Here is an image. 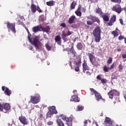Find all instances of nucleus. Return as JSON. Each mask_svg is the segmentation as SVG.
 <instances>
[{
	"label": "nucleus",
	"mask_w": 126,
	"mask_h": 126,
	"mask_svg": "<svg viewBox=\"0 0 126 126\" xmlns=\"http://www.w3.org/2000/svg\"><path fill=\"white\" fill-rule=\"evenodd\" d=\"M93 35L94 37V41L96 43L100 42L101 41V29L97 26L93 32Z\"/></svg>",
	"instance_id": "nucleus-1"
},
{
	"label": "nucleus",
	"mask_w": 126,
	"mask_h": 126,
	"mask_svg": "<svg viewBox=\"0 0 126 126\" xmlns=\"http://www.w3.org/2000/svg\"><path fill=\"white\" fill-rule=\"evenodd\" d=\"M90 90L91 92L92 93V94H91V95L94 94L95 100L96 101H98V102H99L100 100H101V101H102L103 103H105V99L103 98V97H102V95H101V94H100V93H98V92L94 90V89L93 88L90 89Z\"/></svg>",
	"instance_id": "nucleus-2"
},
{
	"label": "nucleus",
	"mask_w": 126,
	"mask_h": 126,
	"mask_svg": "<svg viewBox=\"0 0 126 126\" xmlns=\"http://www.w3.org/2000/svg\"><path fill=\"white\" fill-rule=\"evenodd\" d=\"M31 44L34 46L36 51H38V52H41V51H42V45L40 43V42H39V38L38 37H35Z\"/></svg>",
	"instance_id": "nucleus-3"
},
{
	"label": "nucleus",
	"mask_w": 126,
	"mask_h": 126,
	"mask_svg": "<svg viewBox=\"0 0 126 126\" xmlns=\"http://www.w3.org/2000/svg\"><path fill=\"white\" fill-rule=\"evenodd\" d=\"M61 118L63 121H65L67 126H72V121L74 119L73 116H71L69 117H66V116L63 115H61Z\"/></svg>",
	"instance_id": "nucleus-4"
},
{
	"label": "nucleus",
	"mask_w": 126,
	"mask_h": 126,
	"mask_svg": "<svg viewBox=\"0 0 126 126\" xmlns=\"http://www.w3.org/2000/svg\"><path fill=\"white\" fill-rule=\"evenodd\" d=\"M40 100H41V96L39 94L31 96V102L32 104H38L40 102Z\"/></svg>",
	"instance_id": "nucleus-5"
},
{
	"label": "nucleus",
	"mask_w": 126,
	"mask_h": 126,
	"mask_svg": "<svg viewBox=\"0 0 126 126\" xmlns=\"http://www.w3.org/2000/svg\"><path fill=\"white\" fill-rule=\"evenodd\" d=\"M84 12L85 13L86 11V8L85 7H82V6L81 4H79L78 6V8L76 11L75 12V14H76L77 16L81 17L82 15V13Z\"/></svg>",
	"instance_id": "nucleus-6"
},
{
	"label": "nucleus",
	"mask_w": 126,
	"mask_h": 126,
	"mask_svg": "<svg viewBox=\"0 0 126 126\" xmlns=\"http://www.w3.org/2000/svg\"><path fill=\"white\" fill-rule=\"evenodd\" d=\"M112 10L113 11H115L117 12L118 14H120L123 11V8H122V6L119 4H116L113 5L112 8Z\"/></svg>",
	"instance_id": "nucleus-7"
},
{
	"label": "nucleus",
	"mask_w": 126,
	"mask_h": 126,
	"mask_svg": "<svg viewBox=\"0 0 126 126\" xmlns=\"http://www.w3.org/2000/svg\"><path fill=\"white\" fill-rule=\"evenodd\" d=\"M107 94L110 99H113V98H114V96H118V95H119V92L117 90H112L110 91Z\"/></svg>",
	"instance_id": "nucleus-8"
},
{
	"label": "nucleus",
	"mask_w": 126,
	"mask_h": 126,
	"mask_svg": "<svg viewBox=\"0 0 126 126\" xmlns=\"http://www.w3.org/2000/svg\"><path fill=\"white\" fill-rule=\"evenodd\" d=\"M19 120L20 123L24 126L28 125V121H27L28 119H26V117L23 116L22 114H21V116L19 117Z\"/></svg>",
	"instance_id": "nucleus-9"
},
{
	"label": "nucleus",
	"mask_w": 126,
	"mask_h": 126,
	"mask_svg": "<svg viewBox=\"0 0 126 126\" xmlns=\"http://www.w3.org/2000/svg\"><path fill=\"white\" fill-rule=\"evenodd\" d=\"M7 27L8 29H10L13 33H16V31L15 30V24L11 23L8 22L7 23Z\"/></svg>",
	"instance_id": "nucleus-10"
},
{
	"label": "nucleus",
	"mask_w": 126,
	"mask_h": 126,
	"mask_svg": "<svg viewBox=\"0 0 126 126\" xmlns=\"http://www.w3.org/2000/svg\"><path fill=\"white\" fill-rule=\"evenodd\" d=\"M2 91H4V94H5V95H7V96H10V95H11V94L12 93L11 90H9L8 88L5 86L2 87Z\"/></svg>",
	"instance_id": "nucleus-11"
},
{
	"label": "nucleus",
	"mask_w": 126,
	"mask_h": 126,
	"mask_svg": "<svg viewBox=\"0 0 126 126\" xmlns=\"http://www.w3.org/2000/svg\"><path fill=\"white\" fill-rule=\"evenodd\" d=\"M116 20H117L116 16L113 15V16H111L109 20V22L107 24V26H112L113 25V23H114L115 22H116Z\"/></svg>",
	"instance_id": "nucleus-12"
},
{
	"label": "nucleus",
	"mask_w": 126,
	"mask_h": 126,
	"mask_svg": "<svg viewBox=\"0 0 126 126\" xmlns=\"http://www.w3.org/2000/svg\"><path fill=\"white\" fill-rule=\"evenodd\" d=\"M10 104L8 103H6L3 104V113H8V111L10 110Z\"/></svg>",
	"instance_id": "nucleus-13"
},
{
	"label": "nucleus",
	"mask_w": 126,
	"mask_h": 126,
	"mask_svg": "<svg viewBox=\"0 0 126 126\" xmlns=\"http://www.w3.org/2000/svg\"><path fill=\"white\" fill-rule=\"evenodd\" d=\"M100 17H101V18H103V21L104 22H108L109 20H110V16H109V14L107 13H101Z\"/></svg>",
	"instance_id": "nucleus-14"
},
{
	"label": "nucleus",
	"mask_w": 126,
	"mask_h": 126,
	"mask_svg": "<svg viewBox=\"0 0 126 126\" xmlns=\"http://www.w3.org/2000/svg\"><path fill=\"white\" fill-rule=\"evenodd\" d=\"M89 19L92 20L93 22H97V23H98V24H100V19H98L97 17L90 15V17H89Z\"/></svg>",
	"instance_id": "nucleus-15"
},
{
	"label": "nucleus",
	"mask_w": 126,
	"mask_h": 126,
	"mask_svg": "<svg viewBox=\"0 0 126 126\" xmlns=\"http://www.w3.org/2000/svg\"><path fill=\"white\" fill-rule=\"evenodd\" d=\"M83 66V72L84 73H85V72L86 70H89L90 69V68H89V66L87 64V63H86V61H84V63L82 64Z\"/></svg>",
	"instance_id": "nucleus-16"
},
{
	"label": "nucleus",
	"mask_w": 126,
	"mask_h": 126,
	"mask_svg": "<svg viewBox=\"0 0 126 126\" xmlns=\"http://www.w3.org/2000/svg\"><path fill=\"white\" fill-rule=\"evenodd\" d=\"M74 44L73 43H72L71 44V48L68 50V52H70L72 55H73V57H75V55H76L77 53L76 51H75V50H74Z\"/></svg>",
	"instance_id": "nucleus-17"
},
{
	"label": "nucleus",
	"mask_w": 126,
	"mask_h": 126,
	"mask_svg": "<svg viewBox=\"0 0 126 126\" xmlns=\"http://www.w3.org/2000/svg\"><path fill=\"white\" fill-rule=\"evenodd\" d=\"M48 109L49 110V111L51 113L53 114V115L54 114H58V111H57V109H56V106H49L48 107Z\"/></svg>",
	"instance_id": "nucleus-18"
},
{
	"label": "nucleus",
	"mask_w": 126,
	"mask_h": 126,
	"mask_svg": "<svg viewBox=\"0 0 126 126\" xmlns=\"http://www.w3.org/2000/svg\"><path fill=\"white\" fill-rule=\"evenodd\" d=\"M41 26H37L32 28V30L34 33H37L39 31H42Z\"/></svg>",
	"instance_id": "nucleus-19"
},
{
	"label": "nucleus",
	"mask_w": 126,
	"mask_h": 126,
	"mask_svg": "<svg viewBox=\"0 0 126 126\" xmlns=\"http://www.w3.org/2000/svg\"><path fill=\"white\" fill-rule=\"evenodd\" d=\"M55 41L58 45H62V38H61V36H56L55 37Z\"/></svg>",
	"instance_id": "nucleus-20"
},
{
	"label": "nucleus",
	"mask_w": 126,
	"mask_h": 126,
	"mask_svg": "<svg viewBox=\"0 0 126 126\" xmlns=\"http://www.w3.org/2000/svg\"><path fill=\"white\" fill-rule=\"evenodd\" d=\"M76 19V17L74 15H72L68 19V23L69 24H72V23H74V21Z\"/></svg>",
	"instance_id": "nucleus-21"
},
{
	"label": "nucleus",
	"mask_w": 126,
	"mask_h": 126,
	"mask_svg": "<svg viewBox=\"0 0 126 126\" xmlns=\"http://www.w3.org/2000/svg\"><path fill=\"white\" fill-rule=\"evenodd\" d=\"M41 31H43V32H46V33H48L50 32V31L51 30V28L50 27V26H47L45 27H42L41 28Z\"/></svg>",
	"instance_id": "nucleus-22"
},
{
	"label": "nucleus",
	"mask_w": 126,
	"mask_h": 126,
	"mask_svg": "<svg viewBox=\"0 0 126 126\" xmlns=\"http://www.w3.org/2000/svg\"><path fill=\"white\" fill-rule=\"evenodd\" d=\"M74 64L77 66H80L81 65V58L80 57H78L77 60L74 61Z\"/></svg>",
	"instance_id": "nucleus-23"
},
{
	"label": "nucleus",
	"mask_w": 126,
	"mask_h": 126,
	"mask_svg": "<svg viewBox=\"0 0 126 126\" xmlns=\"http://www.w3.org/2000/svg\"><path fill=\"white\" fill-rule=\"evenodd\" d=\"M104 124H105V125H112L113 121H112V120L110 118L106 117Z\"/></svg>",
	"instance_id": "nucleus-24"
},
{
	"label": "nucleus",
	"mask_w": 126,
	"mask_h": 126,
	"mask_svg": "<svg viewBox=\"0 0 126 126\" xmlns=\"http://www.w3.org/2000/svg\"><path fill=\"white\" fill-rule=\"evenodd\" d=\"M66 33L64 31L62 32V39L63 40L64 42H67L68 41V39L66 37Z\"/></svg>",
	"instance_id": "nucleus-25"
},
{
	"label": "nucleus",
	"mask_w": 126,
	"mask_h": 126,
	"mask_svg": "<svg viewBox=\"0 0 126 126\" xmlns=\"http://www.w3.org/2000/svg\"><path fill=\"white\" fill-rule=\"evenodd\" d=\"M56 123L58 126H64V123H63V121H62L61 119H58L56 120Z\"/></svg>",
	"instance_id": "nucleus-26"
},
{
	"label": "nucleus",
	"mask_w": 126,
	"mask_h": 126,
	"mask_svg": "<svg viewBox=\"0 0 126 126\" xmlns=\"http://www.w3.org/2000/svg\"><path fill=\"white\" fill-rule=\"evenodd\" d=\"M55 3H56V1L53 0L46 2V4L48 6H54Z\"/></svg>",
	"instance_id": "nucleus-27"
},
{
	"label": "nucleus",
	"mask_w": 126,
	"mask_h": 126,
	"mask_svg": "<svg viewBox=\"0 0 126 126\" xmlns=\"http://www.w3.org/2000/svg\"><path fill=\"white\" fill-rule=\"evenodd\" d=\"M88 56H89L91 63H93V60H95V56L91 53H88Z\"/></svg>",
	"instance_id": "nucleus-28"
},
{
	"label": "nucleus",
	"mask_w": 126,
	"mask_h": 126,
	"mask_svg": "<svg viewBox=\"0 0 126 126\" xmlns=\"http://www.w3.org/2000/svg\"><path fill=\"white\" fill-rule=\"evenodd\" d=\"M31 7L32 13H35L37 11V7L34 4H32Z\"/></svg>",
	"instance_id": "nucleus-29"
},
{
	"label": "nucleus",
	"mask_w": 126,
	"mask_h": 126,
	"mask_svg": "<svg viewBox=\"0 0 126 126\" xmlns=\"http://www.w3.org/2000/svg\"><path fill=\"white\" fill-rule=\"evenodd\" d=\"M75 6H76V1L73 0L71 4H70V9L71 10L72 9H74L75 8Z\"/></svg>",
	"instance_id": "nucleus-30"
},
{
	"label": "nucleus",
	"mask_w": 126,
	"mask_h": 126,
	"mask_svg": "<svg viewBox=\"0 0 126 126\" xmlns=\"http://www.w3.org/2000/svg\"><path fill=\"white\" fill-rule=\"evenodd\" d=\"M84 110V106L82 105H77V112H80L81 111H83Z\"/></svg>",
	"instance_id": "nucleus-31"
},
{
	"label": "nucleus",
	"mask_w": 126,
	"mask_h": 126,
	"mask_svg": "<svg viewBox=\"0 0 126 126\" xmlns=\"http://www.w3.org/2000/svg\"><path fill=\"white\" fill-rule=\"evenodd\" d=\"M76 47L79 50H82V49H83V45H82V43L80 42L77 43Z\"/></svg>",
	"instance_id": "nucleus-32"
},
{
	"label": "nucleus",
	"mask_w": 126,
	"mask_h": 126,
	"mask_svg": "<svg viewBox=\"0 0 126 126\" xmlns=\"http://www.w3.org/2000/svg\"><path fill=\"white\" fill-rule=\"evenodd\" d=\"M71 98L74 102H79V101H80L78 99V96L76 95H73Z\"/></svg>",
	"instance_id": "nucleus-33"
},
{
	"label": "nucleus",
	"mask_w": 126,
	"mask_h": 126,
	"mask_svg": "<svg viewBox=\"0 0 126 126\" xmlns=\"http://www.w3.org/2000/svg\"><path fill=\"white\" fill-rule=\"evenodd\" d=\"M95 12H96V13H98L99 14L100 16H101L102 15V13H104L102 11V10L99 7L98 8L96 9Z\"/></svg>",
	"instance_id": "nucleus-34"
},
{
	"label": "nucleus",
	"mask_w": 126,
	"mask_h": 126,
	"mask_svg": "<svg viewBox=\"0 0 126 126\" xmlns=\"http://www.w3.org/2000/svg\"><path fill=\"white\" fill-rule=\"evenodd\" d=\"M109 70H110L109 67H108L107 65H105L103 66V71H104V72H109Z\"/></svg>",
	"instance_id": "nucleus-35"
},
{
	"label": "nucleus",
	"mask_w": 126,
	"mask_h": 126,
	"mask_svg": "<svg viewBox=\"0 0 126 126\" xmlns=\"http://www.w3.org/2000/svg\"><path fill=\"white\" fill-rule=\"evenodd\" d=\"M111 34L113 35L114 37H118L119 36V33L118 32L113 31L111 32Z\"/></svg>",
	"instance_id": "nucleus-36"
},
{
	"label": "nucleus",
	"mask_w": 126,
	"mask_h": 126,
	"mask_svg": "<svg viewBox=\"0 0 126 126\" xmlns=\"http://www.w3.org/2000/svg\"><path fill=\"white\" fill-rule=\"evenodd\" d=\"M118 68H119V71H120L122 72L123 71V69H124V66L122 64H120L118 66Z\"/></svg>",
	"instance_id": "nucleus-37"
},
{
	"label": "nucleus",
	"mask_w": 126,
	"mask_h": 126,
	"mask_svg": "<svg viewBox=\"0 0 126 126\" xmlns=\"http://www.w3.org/2000/svg\"><path fill=\"white\" fill-rule=\"evenodd\" d=\"M54 115L52 112H50V111H48L47 113L46 114V117L47 118H52V116Z\"/></svg>",
	"instance_id": "nucleus-38"
},
{
	"label": "nucleus",
	"mask_w": 126,
	"mask_h": 126,
	"mask_svg": "<svg viewBox=\"0 0 126 126\" xmlns=\"http://www.w3.org/2000/svg\"><path fill=\"white\" fill-rule=\"evenodd\" d=\"M100 81H101V83H102L103 85H104V84H106V83L108 82V80L106 79H101Z\"/></svg>",
	"instance_id": "nucleus-39"
},
{
	"label": "nucleus",
	"mask_w": 126,
	"mask_h": 126,
	"mask_svg": "<svg viewBox=\"0 0 126 126\" xmlns=\"http://www.w3.org/2000/svg\"><path fill=\"white\" fill-rule=\"evenodd\" d=\"M45 47L46 49H47L48 51H51L52 50V47L49 45V43H47L45 45Z\"/></svg>",
	"instance_id": "nucleus-40"
},
{
	"label": "nucleus",
	"mask_w": 126,
	"mask_h": 126,
	"mask_svg": "<svg viewBox=\"0 0 126 126\" xmlns=\"http://www.w3.org/2000/svg\"><path fill=\"white\" fill-rule=\"evenodd\" d=\"M32 36V35H31V33H30V32H29V33H28V38L30 43H32V42H33V41H32V39H31V37H30Z\"/></svg>",
	"instance_id": "nucleus-41"
},
{
	"label": "nucleus",
	"mask_w": 126,
	"mask_h": 126,
	"mask_svg": "<svg viewBox=\"0 0 126 126\" xmlns=\"http://www.w3.org/2000/svg\"><path fill=\"white\" fill-rule=\"evenodd\" d=\"M112 2H115L116 3H121L122 0H110Z\"/></svg>",
	"instance_id": "nucleus-42"
},
{
	"label": "nucleus",
	"mask_w": 126,
	"mask_h": 126,
	"mask_svg": "<svg viewBox=\"0 0 126 126\" xmlns=\"http://www.w3.org/2000/svg\"><path fill=\"white\" fill-rule=\"evenodd\" d=\"M107 63L109 64H111V63H113V58H112V57H109Z\"/></svg>",
	"instance_id": "nucleus-43"
},
{
	"label": "nucleus",
	"mask_w": 126,
	"mask_h": 126,
	"mask_svg": "<svg viewBox=\"0 0 126 126\" xmlns=\"http://www.w3.org/2000/svg\"><path fill=\"white\" fill-rule=\"evenodd\" d=\"M88 122H89L90 124H91V121L85 120L84 122V126H87V124H88Z\"/></svg>",
	"instance_id": "nucleus-44"
},
{
	"label": "nucleus",
	"mask_w": 126,
	"mask_h": 126,
	"mask_svg": "<svg viewBox=\"0 0 126 126\" xmlns=\"http://www.w3.org/2000/svg\"><path fill=\"white\" fill-rule=\"evenodd\" d=\"M0 112H3V104L0 102Z\"/></svg>",
	"instance_id": "nucleus-45"
},
{
	"label": "nucleus",
	"mask_w": 126,
	"mask_h": 126,
	"mask_svg": "<svg viewBox=\"0 0 126 126\" xmlns=\"http://www.w3.org/2000/svg\"><path fill=\"white\" fill-rule=\"evenodd\" d=\"M77 25H78L77 24H75L74 25H72L71 26V27H72V28H74L75 29H77V28H78V26H77Z\"/></svg>",
	"instance_id": "nucleus-46"
},
{
	"label": "nucleus",
	"mask_w": 126,
	"mask_h": 126,
	"mask_svg": "<svg viewBox=\"0 0 126 126\" xmlns=\"http://www.w3.org/2000/svg\"><path fill=\"white\" fill-rule=\"evenodd\" d=\"M47 124L48 126H53V125H54V122L52 121H48Z\"/></svg>",
	"instance_id": "nucleus-47"
},
{
	"label": "nucleus",
	"mask_w": 126,
	"mask_h": 126,
	"mask_svg": "<svg viewBox=\"0 0 126 126\" xmlns=\"http://www.w3.org/2000/svg\"><path fill=\"white\" fill-rule=\"evenodd\" d=\"M119 41H121V40H123V39H126V38H125V36L121 35L120 36H119V38H118Z\"/></svg>",
	"instance_id": "nucleus-48"
},
{
	"label": "nucleus",
	"mask_w": 126,
	"mask_h": 126,
	"mask_svg": "<svg viewBox=\"0 0 126 126\" xmlns=\"http://www.w3.org/2000/svg\"><path fill=\"white\" fill-rule=\"evenodd\" d=\"M36 10H37V11H38L39 13L43 12V11L41 10V8H40V7L39 6L37 7Z\"/></svg>",
	"instance_id": "nucleus-49"
},
{
	"label": "nucleus",
	"mask_w": 126,
	"mask_h": 126,
	"mask_svg": "<svg viewBox=\"0 0 126 126\" xmlns=\"http://www.w3.org/2000/svg\"><path fill=\"white\" fill-rule=\"evenodd\" d=\"M71 34H72V32L68 30L67 33L66 34V36H69L71 35Z\"/></svg>",
	"instance_id": "nucleus-50"
},
{
	"label": "nucleus",
	"mask_w": 126,
	"mask_h": 126,
	"mask_svg": "<svg viewBox=\"0 0 126 126\" xmlns=\"http://www.w3.org/2000/svg\"><path fill=\"white\" fill-rule=\"evenodd\" d=\"M87 24L88 25H92V24H93V22L91 21H87Z\"/></svg>",
	"instance_id": "nucleus-51"
},
{
	"label": "nucleus",
	"mask_w": 126,
	"mask_h": 126,
	"mask_svg": "<svg viewBox=\"0 0 126 126\" xmlns=\"http://www.w3.org/2000/svg\"><path fill=\"white\" fill-rule=\"evenodd\" d=\"M61 26H62V27H63V28H65V27H66V25L65 24V23H61Z\"/></svg>",
	"instance_id": "nucleus-52"
},
{
	"label": "nucleus",
	"mask_w": 126,
	"mask_h": 126,
	"mask_svg": "<svg viewBox=\"0 0 126 126\" xmlns=\"http://www.w3.org/2000/svg\"><path fill=\"white\" fill-rule=\"evenodd\" d=\"M96 79L97 80H102V79H101V75H98L97 76H96Z\"/></svg>",
	"instance_id": "nucleus-53"
},
{
	"label": "nucleus",
	"mask_w": 126,
	"mask_h": 126,
	"mask_svg": "<svg viewBox=\"0 0 126 126\" xmlns=\"http://www.w3.org/2000/svg\"><path fill=\"white\" fill-rule=\"evenodd\" d=\"M115 64V63H113L112 64L110 65V67L109 68V69L111 70V69H114V65Z\"/></svg>",
	"instance_id": "nucleus-54"
},
{
	"label": "nucleus",
	"mask_w": 126,
	"mask_h": 126,
	"mask_svg": "<svg viewBox=\"0 0 126 126\" xmlns=\"http://www.w3.org/2000/svg\"><path fill=\"white\" fill-rule=\"evenodd\" d=\"M79 66H77V67H75V71H77V72L79 71V70H80Z\"/></svg>",
	"instance_id": "nucleus-55"
},
{
	"label": "nucleus",
	"mask_w": 126,
	"mask_h": 126,
	"mask_svg": "<svg viewBox=\"0 0 126 126\" xmlns=\"http://www.w3.org/2000/svg\"><path fill=\"white\" fill-rule=\"evenodd\" d=\"M120 22L121 25H124V20H123V19H120Z\"/></svg>",
	"instance_id": "nucleus-56"
},
{
	"label": "nucleus",
	"mask_w": 126,
	"mask_h": 126,
	"mask_svg": "<svg viewBox=\"0 0 126 126\" xmlns=\"http://www.w3.org/2000/svg\"><path fill=\"white\" fill-rule=\"evenodd\" d=\"M77 24L78 25V27H80V26H81V25H82V22H78L77 23Z\"/></svg>",
	"instance_id": "nucleus-57"
},
{
	"label": "nucleus",
	"mask_w": 126,
	"mask_h": 126,
	"mask_svg": "<svg viewBox=\"0 0 126 126\" xmlns=\"http://www.w3.org/2000/svg\"><path fill=\"white\" fill-rule=\"evenodd\" d=\"M113 79H117V77L115 76H112L111 77V80H113Z\"/></svg>",
	"instance_id": "nucleus-58"
},
{
	"label": "nucleus",
	"mask_w": 126,
	"mask_h": 126,
	"mask_svg": "<svg viewBox=\"0 0 126 126\" xmlns=\"http://www.w3.org/2000/svg\"><path fill=\"white\" fill-rule=\"evenodd\" d=\"M122 57L123 59H126V54H122Z\"/></svg>",
	"instance_id": "nucleus-59"
},
{
	"label": "nucleus",
	"mask_w": 126,
	"mask_h": 126,
	"mask_svg": "<svg viewBox=\"0 0 126 126\" xmlns=\"http://www.w3.org/2000/svg\"><path fill=\"white\" fill-rule=\"evenodd\" d=\"M86 74H87V75H91V73L89 72V71H87L86 72Z\"/></svg>",
	"instance_id": "nucleus-60"
},
{
	"label": "nucleus",
	"mask_w": 126,
	"mask_h": 126,
	"mask_svg": "<svg viewBox=\"0 0 126 126\" xmlns=\"http://www.w3.org/2000/svg\"><path fill=\"white\" fill-rule=\"evenodd\" d=\"M20 19H21L22 20H25V19L24 18V17L23 16H20Z\"/></svg>",
	"instance_id": "nucleus-61"
},
{
	"label": "nucleus",
	"mask_w": 126,
	"mask_h": 126,
	"mask_svg": "<svg viewBox=\"0 0 126 126\" xmlns=\"http://www.w3.org/2000/svg\"><path fill=\"white\" fill-rule=\"evenodd\" d=\"M122 51V48H118L117 49V52H121Z\"/></svg>",
	"instance_id": "nucleus-62"
},
{
	"label": "nucleus",
	"mask_w": 126,
	"mask_h": 126,
	"mask_svg": "<svg viewBox=\"0 0 126 126\" xmlns=\"http://www.w3.org/2000/svg\"><path fill=\"white\" fill-rule=\"evenodd\" d=\"M123 10H124L125 12H126V6H125L124 8H123Z\"/></svg>",
	"instance_id": "nucleus-63"
},
{
	"label": "nucleus",
	"mask_w": 126,
	"mask_h": 126,
	"mask_svg": "<svg viewBox=\"0 0 126 126\" xmlns=\"http://www.w3.org/2000/svg\"><path fill=\"white\" fill-rule=\"evenodd\" d=\"M29 50H30V51H32V50H33V47L32 46H30Z\"/></svg>",
	"instance_id": "nucleus-64"
}]
</instances>
